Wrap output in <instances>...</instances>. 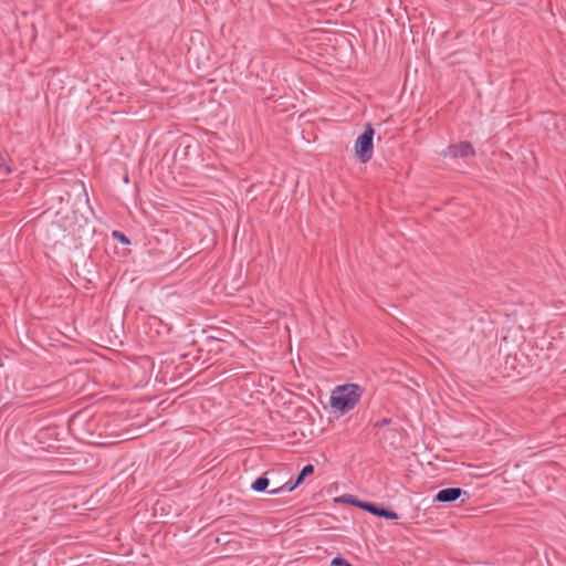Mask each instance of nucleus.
I'll return each mask as SVG.
<instances>
[{"label": "nucleus", "instance_id": "9d476101", "mask_svg": "<svg viewBox=\"0 0 566 566\" xmlns=\"http://www.w3.org/2000/svg\"><path fill=\"white\" fill-rule=\"evenodd\" d=\"M337 501L340 502V503L352 504V505H355L357 507H358V504L360 503V500L357 499L356 496L352 495V494H344L339 499H337Z\"/></svg>", "mask_w": 566, "mask_h": 566}, {"label": "nucleus", "instance_id": "6e6552de", "mask_svg": "<svg viewBox=\"0 0 566 566\" xmlns=\"http://www.w3.org/2000/svg\"><path fill=\"white\" fill-rule=\"evenodd\" d=\"M300 484H296V480H294V482H287L285 483L284 485L282 486H279V488H275L271 491H269L270 494H280L281 492H292L293 490H295Z\"/></svg>", "mask_w": 566, "mask_h": 566}, {"label": "nucleus", "instance_id": "39448f33", "mask_svg": "<svg viewBox=\"0 0 566 566\" xmlns=\"http://www.w3.org/2000/svg\"><path fill=\"white\" fill-rule=\"evenodd\" d=\"M269 472H265L263 475L259 476L251 485V489L254 491V492H264L269 484H270V480L268 479V475Z\"/></svg>", "mask_w": 566, "mask_h": 566}, {"label": "nucleus", "instance_id": "f03ea898", "mask_svg": "<svg viewBox=\"0 0 566 566\" xmlns=\"http://www.w3.org/2000/svg\"><path fill=\"white\" fill-rule=\"evenodd\" d=\"M375 130L371 125L367 124L365 130L355 142V154L360 163L365 164L373 157L374 146L373 137Z\"/></svg>", "mask_w": 566, "mask_h": 566}, {"label": "nucleus", "instance_id": "f257e3e1", "mask_svg": "<svg viewBox=\"0 0 566 566\" xmlns=\"http://www.w3.org/2000/svg\"><path fill=\"white\" fill-rule=\"evenodd\" d=\"M364 389L356 384L337 386L331 395L329 405L336 411L346 413L358 403Z\"/></svg>", "mask_w": 566, "mask_h": 566}, {"label": "nucleus", "instance_id": "7ed1b4c3", "mask_svg": "<svg viewBox=\"0 0 566 566\" xmlns=\"http://www.w3.org/2000/svg\"><path fill=\"white\" fill-rule=\"evenodd\" d=\"M443 157L449 158H468L475 156V150L470 142H460L450 145L443 153Z\"/></svg>", "mask_w": 566, "mask_h": 566}, {"label": "nucleus", "instance_id": "f8f14e48", "mask_svg": "<svg viewBox=\"0 0 566 566\" xmlns=\"http://www.w3.org/2000/svg\"><path fill=\"white\" fill-rule=\"evenodd\" d=\"M392 422V419L391 418H382L380 420H377L375 423H374V427L375 428H382V427H386L388 424H390Z\"/></svg>", "mask_w": 566, "mask_h": 566}, {"label": "nucleus", "instance_id": "2eb2a0df", "mask_svg": "<svg viewBox=\"0 0 566 566\" xmlns=\"http://www.w3.org/2000/svg\"><path fill=\"white\" fill-rule=\"evenodd\" d=\"M220 541H221V539H220L219 537H216V538H214V543H217V544H218V543H220Z\"/></svg>", "mask_w": 566, "mask_h": 566}, {"label": "nucleus", "instance_id": "4468645a", "mask_svg": "<svg viewBox=\"0 0 566 566\" xmlns=\"http://www.w3.org/2000/svg\"><path fill=\"white\" fill-rule=\"evenodd\" d=\"M213 340H221V338L214 335Z\"/></svg>", "mask_w": 566, "mask_h": 566}, {"label": "nucleus", "instance_id": "0eeeda50", "mask_svg": "<svg viewBox=\"0 0 566 566\" xmlns=\"http://www.w3.org/2000/svg\"><path fill=\"white\" fill-rule=\"evenodd\" d=\"M314 470L315 468L313 464L304 465L295 479L296 484H302L306 476L312 475L314 473Z\"/></svg>", "mask_w": 566, "mask_h": 566}, {"label": "nucleus", "instance_id": "423d86ee", "mask_svg": "<svg viewBox=\"0 0 566 566\" xmlns=\"http://www.w3.org/2000/svg\"><path fill=\"white\" fill-rule=\"evenodd\" d=\"M358 507L363 509L364 511H366L375 516H378V513H379V510L381 506H379L378 504H376L374 502L360 501V503L358 504Z\"/></svg>", "mask_w": 566, "mask_h": 566}, {"label": "nucleus", "instance_id": "9b49d317", "mask_svg": "<svg viewBox=\"0 0 566 566\" xmlns=\"http://www.w3.org/2000/svg\"><path fill=\"white\" fill-rule=\"evenodd\" d=\"M331 565L332 566H352V564L347 559H345L340 556L334 557L331 562Z\"/></svg>", "mask_w": 566, "mask_h": 566}, {"label": "nucleus", "instance_id": "ddd939ff", "mask_svg": "<svg viewBox=\"0 0 566 566\" xmlns=\"http://www.w3.org/2000/svg\"><path fill=\"white\" fill-rule=\"evenodd\" d=\"M114 235L118 237L120 239V241L127 242V239H126V237L123 233H118V232L115 231Z\"/></svg>", "mask_w": 566, "mask_h": 566}, {"label": "nucleus", "instance_id": "20e7f679", "mask_svg": "<svg viewBox=\"0 0 566 566\" xmlns=\"http://www.w3.org/2000/svg\"><path fill=\"white\" fill-rule=\"evenodd\" d=\"M462 495L469 497L468 492L461 488H446L436 494L433 501L439 503H452Z\"/></svg>", "mask_w": 566, "mask_h": 566}, {"label": "nucleus", "instance_id": "1a4fd4ad", "mask_svg": "<svg viewBox=\"0 0 566 566\" xmlns=\"http://www.w3.org/2000/svg\"><path fill=\"white\" fill-rule=\"evenodd\" d=\"M378 517H384L386 520L394 521V520H398L399 516L395 511L387 509L385 506H381L379 510V513H378Z\"/></svg>", "mask_w": 566, "mask_h": 566}]
</instances>
